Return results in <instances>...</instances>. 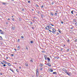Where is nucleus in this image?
<instances>
[{
  "mask_svg": "<svg viewBox=\"0 0 77 77\" xmlns=\"http://www.w3.org/2000/svg\"><path fill=\"white\" fill-rule=\"evenodd\" d=\"M32 24H33V22H31L30 24L31 25H32Z\"/></svg>",
  "mask_w": 77,
  "mask_h": 77,
  "instance_id": "nucleus-37",
  "label": "nucleus"
},
{
  "mask_svg": "<svg viewBox=\"0 0 77 77\" xmlns=\"http://www.w3.org/2000/svg\"><path fill=\"white\" fill-rule=\"evenodd\" d=\"M75 24L76 26H77V22H76L75 23Z\"/></svg>",
  "mask_w": 77,
  "mask_h": 77,
  "instance_id": "nucleus-55",
  "label": "nucleus"
},
{
  "mask_svg": "<svg viewBox=\"0 0 77 77\" xmlns=\"http://www.w3.org/2000/svg\"><path fill=\"white\" fill-rule=\"evenodd\" d=\"M52 30V32L54 34L55 33V32H56V29L54 28H53Z\"/></svg>",
  "mask_w": 77,
  "mask_h": 77,
  "instance_id": "nucleus-2",
  "label": "nucleus"
},
{
  "mask_svg": "<svg viewBox=\"0 0 77 77\" xmlns=\"http://www.w3.org/2000/svg\"><path fill=\"white\" fill-rule=\"evenodd\" d=\"M59 57H54V59H59Z\"/></svg>",
  "mask_w": 77,
  "mask_h": 77,
  "instance_id": "nucleus-17",
  "label": "nucleus"
},
{
  "mask_svg": "<svg viewBox=\"0 0 77 77\" xmlns=\"http://www.w3.org/2000/svg\"><path fill=\"white\" fill-rule=\"evenodd\" d=\"M46 30H50V29H51V27L50 25H48L47 26L45 27Z\"/></svg>",
  "mask_w": 77,
  "mask_h": 77,
  "instance_id": "nucleus-1",
  "label": "nucleus"
},
{
  "mask_svg": "<svg viewBox=\"0 0 77 77\" xmlns=\"http://www.w3.org/2000/svg\"><path fill=\"white\" fill-rule=\"evenodd\" d=\"M30 42L31 44H33V41H31Z\"/></svg>",
  "mask_w": 77,
  "mask_h": 77,
  "instance_id": "nucleus-28",
  "label": "nucleus"
},
{
  "mask_svg": "<svg viewBox=\"0 0 77 77\" xmlns=\"http://www.w3.org/2000/svg\"><path fill=\"white\" fill-rule=\"evenodd\" d=\"M8 21H9L10 20V19L9 18L8 19Z\"/></svg>",
  "mask_w": 77,
  "mask_h": 77,
  "instance_id": "nucleus-62",
  "label": "nucleus"
},
{
  "mask_svg": "<svg viewBox=\"0 0 77 77\" xmlns=\"http://www.w3.org/2000/svg\"><path fill=\"white\" fill-rule=\"evenodd\" d=\"M62 70L63 71H64V72H65V73H66V72H67V70H66V69H64V68H63L62 69Z\"/></svg>",
  "mask_w": 77,
  "mask_h": 77,
  "instance_id": "nucleus-3",
  "label": "nucleus"
},
{
  "mask_svg": "<svg viewBox=\"0 0 77 77\" xmlns=\"http://www.w3.org/2000/svg\"><path fill=\"white\" fill-rule=\"evenodd\" d=\"M36 72H39V70L38 69H37Z\"/></svg>",
  "mask_w": 77,
  "mask_h": 77,
  "instance_id": "nucleus-26",
  "label": "nucleus"
},
{
  "mask_svg": "<svg viewBox=\"0 0 77 77\" xmlns=\"http://www.w3.org/2000/svg\"><path fill=\"white\" fill-rule=\"evenodd\" d=\"M6 66V64H4V65H3L2 66Z\"/></svg>",
  "mask_w": 77,
  "mask_h": 77,
  "instance_id": "nucleus-39",
  "label": "nucleus"
},
{
  "mask_svg": "<svg viewBox=\"0 0 77 77\" xmlns=\"http://www.w3.org/2000/svg\"><path fill=\"white\" fill-rule=\"evenodd\" d=\"M11 29H13V30H14L15 29V27L14 26H11Z\"/></svg>",
  "mask_w": 77,
  "mask_h": 77,
  "instance_id": "nucleus-13",
  "label": "nucleus"
},
{
  "mask_svg": "<svg viewBox=\"0 0 77 77\" xmlns=\"http://www.w3.org/2000/svg\"><path fill=\"white\" fill-rule=\"evenodd\" d=\"M28 3H30V1H28Z\"/></svg>",
  "mask_w": 77,
  "mask_h": 77,
  "instance_id": "nucleus-42",
  "label": "nucleus"
},
{
  "mask_svg": "<svg viewBox=\"0 0 77 77\" xmlns=\"http://www.w3.org/2000/svg\"><path fill=\"white\" fill-rule=\"evenodd\" d=\"M46 65H48V66H51V64H50V63H48L47 64H46Z\"/></svg>",
  "mask_w": 77,
  "mask_h": 77,
  "instance_id": "nucleus-7",
  "label": "nucleus"
},
{
  "mask_svg": "<svg viewBox=\"0 0 77 77\" xmlns=\"http://www.w3.org/2000/svg\"><path fill=\"white\" fill-rule=\"evenodd\" d=\"M41 71H42V68H41L40 69Z\"/></svg>",
  "mask_w": 77,
  "mask_h": 77,
  "instance_id": "nucleus-51",
  "label": "nucleus"
},
{
  "mask_svg": "<svg viewBox=\"0 0 77 77\" xmlns=\"http://www.w3.org/2000/svg\"><path fill=\"white\" fill-rule=\"evenodd\" d=\"M50 15H52V16H53V15H54V14H53V12H52L51 11L50 12Z\"/></svg>",
  "mask_w": 77,
  "mask_h": 77,
  "instance_id": "nucleus-9",
  "label": "nucleus"
},
{
  "mask_svg": "<svg viewBox=\"0 0 77 77\" xmlns=\"http://www.w3.org/2000/svg\"><path fill=\"white\" fill-rule=\"evenodd\" d=\"M38 75H39V72H36V77H38Z\"/></svg>",
  "mask_w": 77,
  "mask_h": 77,
  "instance_id": "nucleus-11",
  "label": "nucleus"
},
{
  "mask_svg": "<svg viewBox=\"0 0 77 77\" xmlns=\"http://www.w3.org/2000/svg\"><path fill=\"white\" fill-rule=\"evenodd\" d=\"M12 20H13V21H14V19L13 18L12 19Z\"/></svg>",
  "mask_w": 77,
  "mask_h": 77,
  "instance_id": "nucleus-64",
  "label": "nucleus"
},
{
  "mask_svg": "<svg viewBox=\"0 0 77 77\" xmlns=\"http://www.w3.org/2000/svg\"><path fill=\"white\" fill-rule=\"evenodd\" d=\"M74 11L73 10L71 11V13L72 14H73V12H74Z\"/></svg>",
  "mask_w": 77,
  "mask_h": 77,
  "instance_id": "nucleus-24",
  "label": "nucleus"
},
{
  "mask_svg": "<svg viewBox=\"0 0 77 77\" xmlns=\"http://www.w3.org/2000/svg\"><path fill=\"white\" fill-rule=\"evenodd\" d=\"M41 8H44V6L42 5V6H41Z\"/></svg>",
  "mask_w": 77,
  "mask_h": 77,
  "instance_id": "nucleus-43",
  "label": "nucleus"
},
{
  "mask_svg": "<svg viewBox=\"0 0 77 77\" xmlns=\"http://www.w3.org/2000/svg\"><path fill=\"white\" fill-rule=\"evenodd\" d=\"M73 29V26H72L71 28V29L72 30Z\"/></svg>",
  "mask_w": 77,
  "mask_h": 77,
  "instance_id": "nucleus-47",
  "label": "nucleus"
},
{
  "mask_svg": "<svg viewBox=\"0 0 77 77\" xmlns=\"http://www.w3.org/2000/svg\"><path fill=\"white\" fill-rule=\"evenodd\" d=\"M47 60H48V61H50V58L49 57H47Z\"/></svg>",
  "mask_w": 77,
  "mask_h": 77,
  "instance_id": "nucleus-15",
  "label": "nucleus"
},
{
  "mask_svg": "<svg viewBox=\"0 0 77 77\" xmlns=\"http://www.w3.org/2000/svg\"><path fill=\"white\" fill-rule=\"evenodd\" d=\"M6 59H8V57H6Z\"/></svg>",
  "mask_w": 77,
  "mask_h": 77,
  "instance_id": "nucleus-60",
  "label": "nucleus"
},
{
  "mask_svg": "<svg viewBox=\"0 0 77 77\" xmlns=\"http://www.w3.org/2000/svg\"><path fill=\"white\" fill-rule=\"evenodd\" d=\"M16 71H17V72H19V71L18 70V69H17Z\"/></svg>",
  "mask_w": 77,
  "mask_h": 77,
  "instance_id": "nucleus-44",
  "label": "nucleus"
},
{
  "mask_svg": "<svg viewBox=\"0 0 77 77\" xmlns=\"http://www.w3.org/2000/svg\"><path fill=\"white\" fill-rule=\"evenodd\" d=\"M58 32H59L60 33H61V32H60V29H58Z\"/></svg>",
  "mask_w": 77,
  "mask_h": 77,
  "instance_id": "nucleus-23",
  "label": "nucleus"
},
{
  "mask_svg": "<svg viewBox=\"0 0 77 77\" xmlns=\"http://www.w3.org/2000/svg\"><path fill=\"white\" fill-rule=\"evenodd\" d=\"M49 31V32H52V31H51V30H50V29L48 30Z\"/></svg>",
  "mask_w": 77,
  "mask_h": 77,
  "instance_id": "nucleus-48",
  "label": "nucleus"
},
{
  "mask_svg": "<svg viewBox=\"0 0 77 77\" xmlns=\"http://www.w3.org/2000/svg\"><path fill=\"white\" fill-rule=\"evenodd\" d=\"M52 5H53L54 4V2H52L51 3Z\"/></svg>",
  "mask_w": 77,
  "mask_h": 77,
  "instance_id": "nucleus-56",
  "label": "nucleus"
},
{
  "mask_svg": "<svg viewBox=\"0 0 77 77\" xmlns=\"http://www.w3.org/2000/svg\"><path fill=\"white\" fill-rule=\"evenodd\" d=\"M31 62H33V59H32L31 60H30Z\"/></svg>",
  "mask_w": 77,
  "mask_h": 77,
  "instance_id": "nucleus-34",
  "label": "nucleus"
},
{
  "mask_svg": "<svg viewBox=\"0 0 77 77\" xmlns=\"http://www.w3.org/2000/svg\"><path fill=\"white\" fill-rule=\"evenodd\" d=\"M66 51H67V52H68V51H69V49H68L66 50Z\"/></svg>",
  "mask_w": 77,
  "mask_h": 77,
  "instance_id": "nucleus-22",
  "label": "nucleus"
},
{
  "mask_svg": "<svg viewBox=\"0 0 77 77\" xmlns=\"http://www.w3.org/2000/svg\"><path fill=\"white\" fill-rule=\"evenodd\" d=\"M21 38H24V36H21Z\"/></svg>",
  "mask_w": 77,
  "mask_h": 77,
  "instance_id": "nucleus-49",
  "label": "nucleus"
},
{
  "mask_svg": "<svg viewBox=\"0 0 77 77\" xmlns=\"http://www.w3.org/2000/svg\"><path fill=\"white\" fill-rule=\"evenodd\" d=\"M51 26H54V25H53L52 24H51Z\"/></svg>",
  "mask_w": 77,
  "mask_h": 77,
  "instance_id": "nucleus-58",
  "label": "nucleus"
},
{
  "mask_svg": "<svg viewBox=\"0 0 77 77\" xmlns=\"http://www.w3.org/2000/svg\"><path fill=\"white\" fill-rule=\"evenodd\" d=\"M25 65L26 66H28V64H27V63H26Z\"/></svg>",
  "mask_w": 77,
  "mask_h": 77,
  "instance_id": "nucleus-32",
  "label": "nucleus"
},
{
  "mask_svg": "<svg viewBox=\"0 0 77 77\" xmlns=\"http://www.w3.org/2000/svg\"><path fill=\"white\" fill-rule=\"evenodd\" d=\"M7 63L9 66H11V64L10 63Z\"/></svg>",
  "mask_w": 77,
  "mask_h": 77,
  "instance_id": "nucleus-10",
  "label": "nucleus"
},
{
  "mask_svg": "<svg viewBox=\"0 0 77 77\" xmlns=\"http://www.w3.org/2000/svg\"><path fill=\"white\" fill-rule=\"evenodd\" d=\"M77 39H75V40L74 41V42H77Z\"/></svg>",
  "mask_w": 77,
  "mask_h": 77,
  "instance_id": "nucleus-35",
  "label": "nucleus"
},
{
  "mask_svg": "<svg viewBox=\"0 0 77 77\" xmlns=\"http://www.w3.org/2000/svg\"><path fill=\"white\" fill-rule=\"evenodd\" d=\"M42 52L43 53H45V51H42Z\"/></svg>",
  "mask_w": 77,
  "mask_h": 77,
  "instance_id": "nucleus-31",
  "label": "nucleus"
},
{
  "mask_svg": "<svg viewBox=\"0 0 77 77\" xmlns=\"http://www.w3.org/2000/svg\"><path fill=\"white\" fill-rule=\"evenodd\" d=\"M53 74H57V72H54L52 73Z\"/></svg>",
  "mask_w": 77,
  "mask_h": 77,
  "instance_id": "nucleus-18",
  "label": "nucleus"
},
{
  "mask_svg": "<svg viewBox=\"0 0 77 77\" xmlns=\"http://www.w3.org/2000/svg\"><path fill=\"white\" fill-rule=\"evenodd\" d=\"M41 16L42 18H43V17H44V16H43V15H42V14L41 15Z\"/></svg>",
  "mask_w": 77,
  "mask_h": 77,
  "instance_id": "nucleus-38",
  "label": "nucleus"
},
{
  "mask_svg": "<svg viewBox=\"0 0 77 77\" xmlns=\"http://www.w3.org/2000/svg\"><path fill=\"white\" fill-rule=\"evenodd\" d=\"M0 33H1V34H2V35H4L5 32H4L3 31H2L0 32Z\"/></svg>",
  "mask_w": 77,
  "mask_h": 77,
  "instance_id": "nucleus-6",
  "label": "nucleus"
},
{
  "mask_svg": "<svg viewBox=\"0 0 77 77\" xmlns=\"http://www.w3.org/2000/svg\"><path fill=\"white\" fill-rule=\"evenodd\" d=\"M19 20L20 21H22L21 19L20 18H19Z\"/></svg>",
  "mask_w": 77,
  "mask_h": 77,
  "instance_id": "nucleus-36",
  "label": "nucleus"
},
{
  "mask_svg": "<svg viewBox=\"0 0 77 77\" xmlns=\"http://www.w3.org/2000/svg\"><path fill=\"white\" fill-rule=\"evenodd\" d=\"M61 23H62V24H63V21H62L61 22Z\"/></svg>",
  "mask_w": 77,
  "mask_h": 77,
  "instance_id": "nucleus-59",
  "label": "nucleus"
},
{
  "mask_svg": "<svg viewBox=\"0 0 77 77\" xmlns=\"http://www.w3.org/2000/svg\"><path fill=\"white\" fill-rule=\"evenodd\" d=\"M0 39L1 40H2V41H5L4 40V39H3V38H2V37L1 36H0Z\"/></svg>",
  "mask_w": 77,
  "mask_h": 77,
  "instance_id": "nucleus-16",
  "label": "nucleus"
},
{
  "mask_svg": "<svg viewBox=\"0 0 77 77\" xmlns=\"http://www.w3.org/2000/svg\"><path fill=\"white\" fill-rule=\"evenodd\" d=\"M62 35H60V38H62Z\"/></svg>",
  "mask_w": 77,
  "mask_h": 77,
  "instance_id": "nucleus-33",
  "label": "nucleus"
},
{
  "mask_svg": "<svg viewBox=\"0 0 77 77\" xmlns=\"http://www.w3.org/2000/svg\"><path fill=\"white\" fill-rule=\"evenodd\" d=\"M55 16H56V15H57V13H55Z\"/></svg>",
  "mask_w": 77,
  "mask_h": 77,
  "instance_id": "nucleus-41",
  "label": "nucleus"
},
{
  "mask_svg": "<svg viewBox=\"0 0 77 77\" xmlns=\"http://www.w3.org/2000/svg\"><path fill=\"white\" fill-rule=\"evenodd\" d=\"M12 71V72H13V73H14V70H12V71Z\"/></svg>",
  "mask_w": 77,
  "mask_h": 77,
  "instance_id": "nucleus-50",
  "label": "nucleus"
},
{
  "mask_svg": "<svg viewBox=\"0 0 77 77\" xmlns=\"http://www.w3.org/2000/svg\"><path fill=\"white\" fill-rule=\"evenodd\" d=\"M42 66H43L42 64L41 63L40 64V67H42Z\"/></svg>",
  "mask_w": 77,
  "mask_h": 77,
  "instance_id": "nucleus-20",
  "label": "nucleus"
},
{
  "mask_svg": "<svg viewBox=\"0 0 77 77\" xmlns=\"http://www.w3.org/2000/svg\"><path fill=\"white\" fill-rule=\"evenodd\" d=\"M6 24H8V22H6Z\"/></svg>",
  "mask_w": 77,
  "mask_h": 77,
  "instance_id": "nucleus-57",
  "label": "nucleus"
},
{
  "mask_svg": "<svg viewBox=\"0 0 77 77\" xmlns=\"http://www.w3.org/2000/svg\"><path fill=\"white\" fill-rule=\"evenodd\" d=\"M59 35V32H57L56 35Z\"/></svg>",
  "mask_w": 77,
  "mask_h": 77,
  "instance_id": "nucleus-40",
  "label": "nucleus"
},
{
  "mask_svg": "<svg viewBox=\"0 0 77 77\" xmlns=\"http://www.w3.org/2000/svg\"><path fill=\"white\" fill-rule=\"evenodd\" d=\"M38 14H39V13H40V11H38Z\"/></svg>",
  "mask_w": 77,
  "mask_h": 77,
  "instance_id": "nucleus-52",
  "label": "nucleus"
},
{
  "mask_svg": "<svg viewBox=\"0 0 77 77\" xmlns=\"http://www.w3.org/2000/svg\"><path fill=\"white\" fill-rule=\"evenodd\" d=\"M17 48H18L19 50H20V46H18L17 47Z\"/></svg>",
  "mask_w": 77,
  "mask_h": 77,
  "instance_id": "nucleus-30",
  "label": "nucleus"
},
{
  "mask_svg": "<svg viewBox=\"0 0 77 77\" xmlns=\"http://www.w3.org/2000/svg\"><path fill=\"white\" fill-rule=\"evenodd\" d=\"M77 20V19H73V21L75 22H77V20Z\"/></svg>",
  "mask_w": 77,
  "mask_h": 77,
  "instance_id": "nucleus-12",
  "label": "nucleus"
},
{
  "mask_svg": "<svg viewBox=\"0 0 77 77\" xmlns=\"http://www.w3.org/2000/svg\"><path fill=\"white\" fill-rule=\"evenodd\" d=\"M10 70L11 71L12 70V69H10Z\"/></svg>",
  "mask_w": 77,
  "mask_h": 77,
  "instance_id": "nucleus-63",
  "label": "nucleus"
},
{
  "mask_svg": "<svg viewBox=\"0 0 77 77\" xmlns=\"http://www.w3.org/2000/svg\"><path fill=\"white\" fill-rule=\"evenodd\" d=\"M49 71L51 72H53V69H50Z\"/></svg>",
  "mask_w": 77,
  "mask_h": 77,
  "instance_id": "nucleus-8",
  "label": "nucleus"
},
{
  "mask_svg": "<svg viewBox=\"0 0 77 77\" xmlns=\"http://www.w3.org/2000/svg\"><path fill=\"white\" fill-rule=\"evenodd\" d=\"M33 18L34 19H36V17H34Z\"/></svg>",
  "mask_w": 77,
  "mask_h": 77,
  "instance_id": "nucleus-54",
  "label": "nucleus"
},
{
  "mask_svg": "<svg viewBox=\"0 0 77 77\" xmlns=\"http://www.w3.org/2000/svg\"><path fill=\"white\" fill-rule=\"evenodd\" d=\"M44 57H45V60H47V55H45Z\"/></svg>",
  "mask_w": 77,
  "mask_h": 77,
  "instance_id": "nucleus-5",
  "label": "nucleus"
},
{
  "mask_svg": "<svg viewBox=\"0 0 77 77\" xmlns=\"http://www.w3.org/2000/svg\"><path fill=\"white\" fill-rule=\"evenodd\" d=\"M1 63L2 64V65H3V64H4V63H3L2 62H1Z\"/></svg>",
  "mask_w": 77,
  "mask_h": 77,
  "instance_id": "nucleus-46",
  "label": "nucleus"
},
{
  "mask_svg": "<svg viewBox=\"0 0 77 77\" xmlns=\"http://www.w3.org/2000/svg\"><path fill=\"white\" fill-rule=\"evenodd\" d=\"M36 6H37V7H39V6H38V5L36 4Z\"/></svg>",
  "mask_w": 77,
  "mask_h": 77,
  "instance_id": "nucleus-53",
  "label": "nucleus"
},
{
  "mask_svg": "<svg viewBox=\"0 0 77 77\" xmlns=\"http://www.w3.org/2000/svg\"><path fill=\"white\" fill-rule=\"evenodd\" d=\"M26 48L27 50H29V48H28V47L27 46H26Z\"/></svg>",
  "mask_w": 77,
  "mask_h": 77,
  "instance_id": "nucleus-21",
  "label": "nucleus"
},
{
  "mask_svg": "<svg viewBox=\"0 0 77 77\" xmlns=\"http://www.w3.org/2000/svg\"><path fill=\"white\" fill-rule=\"evenodd\" d=\"M66 73L67 74V75H71V73L67 72H66Z\"/></svg>",
  "mask_w": 77,
  "mask_h": 77,
  "instance_id": "nucleus-4",
  "label": "nucleus"
},
{
  "mask_svg": "<svg viewBox=\"0 0 77 77\" xmlns=\"http://www.w3.org/2000/svg\"><path fill=\"white\" fill-rule=\"evenodd\" d=\"M22 11H24V9H22Z\"/></svg>",
  "mask_w": 77,
  "mask_h": 77,
  "instance_id": "nucleus-61",
  "label": "nucleus"
},
{
  "mask_svg": "<svg viewBox=\"0 0 77 77\" xmlns=\"http://www.w3.org/2000/svg\"><path fill=\"white\" fill-rule=\"evenodd\" d=\"M3 62V63H5V64H7V63H6V61H5V60H3L2 61Z\"/></svg>",
  "mask_w": 77,
  "mask_h": 77,
  "instance_id": "nucleus-14",
  "label": "nucleus"
},
{
  "mask_svg": "<svg viewBox=\"0 0 77 77\" xmlns=\"http://www.w3.org/2000/svg\"><path fill=\"white\" fill-rule=\"evenodd\" d=\"M2 4L4 5H6V3H5V2H2Z\"/></svg>",
  "mask_w": 77,
  "mask_h": 77,
  "instance_id": "nucleus-19",
  "label": "nucleus"
},
{
  "mask_svg": "<svg viewBox=\"0 0 77 77\" xmlns=\"http://www.w3.org/2000/svg\"><path fill=\"white\" fill-rule=\"evenodd\" d=\"M11 56H14V54H11Z\"/></svg>",
  "mask_w": 77,
  "mask_h": 77,
  "instance_id": "nucleus-45",
  "label": "nucleus"
},
{
  "mask_svg": "<svg viewBox=\"0 0 77 77\" xmlns=\"http://www.w3.org/2000/svg\"><path fill=\"white\" fill-rule=\"evenodd\" d=\"M20 39H17V42H20Z\"/></svg>",
  "mask_w": 77,
  "mask_h": 77,
  "instance_id": "nucleus-27",
  "label": "nucleus"
},
{
  "mask_svg": "<svg viewBox=\"0 0 77 77\" xmlns=\"http://www.w3.org/2000/svg\"><path fill=\"white\" fill-rule=\"evenodd\" d=\"M67 42H69V39H68L67 40Z\"/></svg>",
  "mask_w": 77,
  "mask_h": 77,
  "instance_id": "nucleus-29",
  "label": "nucleus"
},
{
  "mask_svg": "<svg viewBox=\"0 0 77 77\" xmlns=\"http://www.w3.org/2000/svg\"><path fill=\"white\" fill-rule=\"evenodd\" d=\"M63 48H60V51H62L63 50Z\"/></svg>",
  "mask_w": 77,
  "mask_h": 77,
  "instance_id": "nucleus-25",
  "label": "nucleus"
}]
</instances>
